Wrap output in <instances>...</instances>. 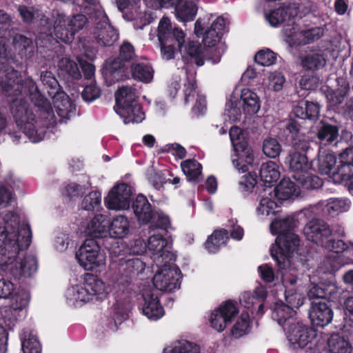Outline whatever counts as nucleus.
<instances>
[{"label": "nucleus", "instance_id": "nucleus-9", "mask_svg": "<svg viewBox=\"0 0 353 353\" xmlns=\"http://www.w3.org/2000/svg\"><path fill=\"white\" fill-rule=\"evenodd\" d=\"M117 114L127 124L140 123L145 119V114L137 101L135 90L130 86H123L115 93Z\"/></svg>", "mask_w": 353, "mask_h": 353}, {"label": "nucleus", "instance_id": "nucleus-4", "mask_svg": "<svg viewBox=\"0 0 353 353\" xmlns=\"http://www.w3.org/2000/svg\"><path fill=\"white\" fill-rule=\"evenodd\" d=\"M285 127L294 141L293 149L289 152L287 158L292 177L305 189H316L321 187V179L311 173L312 164L305 155V152L310 147L309 142L305 138L300 123L298 121L290 119Z\"/></svg>", "mask_w": 353, "mask_h": 353}, {"label": "nucleus", "instance_id": "nucleus-6", "mask_svg": "<svg viewBox=\"0 0 353 353\" xmlns=\"http://www.w3.org/2000/svg\"><path fill=\"white\" fill-rule=\"evenodd\" d=\"M113 292L115 303L130 306L136 292L132 288H67L65 296L74 307L90 301H102Z\"/></svg>", "mask_w": 353, "mask_h": 353}, {"label": "nucleus", "instance_id": "nucleus-46", "mask_svg": "<svg viewBox=\"0 0 353 353\" xmlns=\"http://www.w3.org/2000/svg\"><path fill=\"white\" fill-rule=\"evenodd\" d=\"M250 327L251 321L248 312H243L236 322L232 327L230 333L234 338L239 339L245 334H247Z\"/></svg>", "mask_w": 353, "mask_h": 353}, {"label": "nucleus", "instance_id": "nucleus-28", "mask_svg": "<svg viewBox=\"0 0 353 353\" xmlns=\"http://www.w3.org/2000/svg\"><path fill=\"white\" fill-rule=\"evenodd\" d=\"M295 314L294 310L287 304L275 303L272 312V319L287 332L290 326H293L296 323L294 319Z\"/></svg>", "mask_w": 353, "mask_h": 353}, {"label": "nucleus", "instance_id": "nucleus-64", "mask_svg": "<svg viewBox=\"0 0 353 353\" xmlns=\"http://www.w3.org/2000/svg\"><path fill=\"white\" fill-rule=\"evenodd\" d=\"M41 81L46 87L49 96L59 90V83L51 72L46 71L41 74Z\"/></svg>", "mask_w": 353, "mask_h": 353}, {"label": "nucleus", "instance_id": "nucleus-33", "mask_svg": "<svg viewBox=\"0 0 353 353\" xmlns=\"http://www.w3.org/2000/svg\"><path fill=\"white\" fill-rule=\"evenodd\" d=\"M97 52V50L95 48L86 45L83 46L82 56L77 57V60L81 66L85 78L91 81H92V79L94 75L95 68L94 65L89 61H92L95 59Z\"/></svg>", "mask_w": 353, "mask_h": 353}, {"label": "nucleus", "instance_id": "nucleus-25", "mask_svg": "<svg viewBox=\"0 0 353 353\" xmlns=\"http://www.w3.org/2000/svg\"><path fill=\"white\" fill-rule=\"evenodd\" d=\"M183 92L185 103L193 101L196 96V103L192 108V111L197 115L203 114L206 108L205 98L204 96L199 94L196 91L194 72L187 74V78L184 83Z\"/></svg>", "mask_w": 353, "mask_h": 353}, {"label": "nucleus", "instance_id": "nucleus-39", "mask_svg": "<svg viewBox=\"0 0 353 353\" xmlns=\"http://www.w3.org/2000/svg\"><path fill=\"white\" fill-rule=\"evenodd\" d=\"M319 105L314 102L301 101L294 108L295 116L301 119L314 120L319 117Z\"/></svg>", "mask_w": 353, "mask_h": 353}, {"label": "nucleus", "instance_id": "nucleus-52", "mask_svg": "<svg viewBox=\"0 0 353 353\" xmlns=\"http://www.w3.org/2000/svg\"><path fill=\"white\" fill-rule=\"evenodd\" d=\"M224 116L231 121L241 120L242 111L239 105L237 97L232 96L226 103Z\"/></svg>", "mask_w": 353, "mask_h": 353}, {"label": "nucleus", "instance_id": "nucleus-42", "mask_svg": "<svg viewBox=\"0 0 353 353\" xmlns=\"http://www.w3.org/2000/svg\"><path fill=\"white\" fill-rule=\"evenodd\" d=\"M260 177L265 183L270 185L280 177L279 165L274 161H268L261 165Z\"/></svg>", "mask_w": 353, "mask_h": 353}, {"label": "nucleus", "instance_id": "nucleus-17", "mask_svg": "<svg viewBox=\"0 0 353 353\" xmlns=\"http://www.w3.org/2000/svg\"><path fill=\"white\" fill-rule=\"evenodd\" d=\"M239 313L235 304L228 300L220 305L218 309L211 312L210 326L219 332H223L228 324L232 323Z\"/></svg>", "mask_w": 353, "mask_h": 353}, {"label": "nucleus", "instance_id": "nucleus-50", "mask_svg": "<svg viewBox=\"0 0 353 353\" xmlns=\"http://www.w3.org/2000/svg\"><path fill=\"white\" fill-rule=\"evenodd\" d=\"M317 136L322 145H327L337 139L339 129L335 125L324 124L319 129Z\"/></svg>", "mask_w": 353, "mask_h": 353}, {"label": "nucleus", "instance_id": "nucleus-24", "mask_svg": "<svg viewBox=\"0 0 353 353\" xmlns=\"http://www.w3.org/2000/svg\"><path fill=\"white\" fill-rule=\"evenodd\" d=\"M312 325L323 327L330 324L334 316V312L327 303L312 301L308 312Z\"/></svg>", "mask_w": 353, "mask_h": 353}, {"label": "nucleus", "instance_id": "nucleus-8", "mask_svg": "<svg viewBox=\"0 0 353 353\" xmlns=\"http://www.w3.org/2000/svg\"><path fill=\"white\" fill-rule=\"evenodd\" d=\"M129 249L123 243L117 242L110 249L112 266H118L120 283H129L145 270V264L139 258L128 256Z\"/></svg>", "mask_w": 353, "mask_h": 353}, {"label": "nucleus", "instance_id": "nucleus-29", "mask_svg": "<svg viewBox=\"0 0 353 353\" xmlns=\"http://www.w3.org/2000/svg\"><path fill=\"white\" fill-rule=\"evenodd\" d=\"M50 97L52 99L53 107L57 114L60 117V121L70 119L75 108L69 97L64 92L59 90Z\"/></svg>", "mask_w": 353, "mask_h": 353}, {"label": "nucleus", "instance_id": "nucleus-20", "mask_svg": "<svg viewBox=\"0 0 353 353\" xmlns=\"http://www.w3.org/2000/svg\"><path fill=\"white\" fill-rule=\"evenodd\" d=\"M96 27L93 31V37L97 43L101 46H111L119 39V34L109 23L106 14L103 17L94 18Z\"/></svg>", "mask_w": 353, "mask_h": 353}, {"label": "nucleus", "instance_id": "nucleus-43", "mask_svg": "<svg viewBox=\"0 0 353 353\" xmlns=\"http://www.w3.org/2000/svg\"><path fill=\"white\" fill-rule=\"evenodd\" d=\"M42 17L41 20V24L43 26V30L39 33V35L36 39V44L38 48H49L50 45L57 41L54 39L52 35V27L48 19H43Z\"/></svg>", "mask_w": 353, "mask_h": 353}, {"label": "nucleus", "instance_id": "nucleus-11", "mask_svg": "<svg viewBox=\"0 0 353 353\" xmlns=\"http://www.w3.org/2000/svg\"><path fill=\"white\" fill-rule=\"evenodd\" d=\"M338 288H310L307 296L301 292L299 288H285V299L286 304L292 309L299 308L306 301L307 298L312 299L326 300L328 302L336 303L339 301Z\"/></svg>", "mask_w": 353, "mask_h": 353}, {"label": "nucleus", "instance_id": "nucleus-47", "mask_svg": "<svg viewBox=\"0 0 353 353\" xmlns=\"http://www.w3.org/2000/svg\"><path fill=\"white\" fill-rule=\"evenodd\" d=\"M317 162L319 172L321 174L330 176L332 170L336 163V159L333 154L320 150Z\"/></svg>", "mask_w": 353, "mask_h": 353}, {"label": "nucleus", "instance_id": "nucleus-56", "mask_svg": "<svg viewBox=\"0 0 353 353\" xmlns=\"http://www.w3.org/2000/svg\"><path fill=\"white\" fill-rule=\"evenodd\" d=\"M283 33L286 37L287 42L290 45H299V35L302 33V30L293 21L285 25L283 28Z\"/></svg>", "mask_w": 353, "mask_h": 353}, {"label": "nucleus", "instance_id": "nucleus-59", "mask_svg": "<svg viewBox=\"0 0 353 353\" xmlns=\"http://www.w3.org/2000/svg\"><path fill=\"white\" fill-rule=\"evenodd\" d=\"M167 353H200L199 345L188 341H176Z\"/></svg>", "mask_w": 353, "mask_h": 353}, {"label": "nucleus", "instance_id": "nucleus-35", "mask_svg": "<svg viewBox=\"0 0 353 353\" xmlns=\"http://www.w3.org/2000/svg\"><path fill=\"white\" fill-rule=\"evenodd\" d=\"M241 100L243 113L245 116H252L256 114L261 108L260 100L257 94L248 88L241 91Z\"/></svg>", "mask_w": 353, "mask_h": 353}, {"label": "nucleus", "instance_id": "nucleus-61", "mask_svg": "<svg viewBox=\"0 0 353 353\" xmlns=\"http://www.w3.org/2000/svg\"><path fill=\"white\" fill-rule=\"evenodd\" d=\"M263 151L267 157L275 158L280 154L281 146L276 139L268 137L263 141Z\"/></svg>", "mask_w": 353, "mask_h": 353}, {"label": "nucleus", "instance_id": "nucleus-16", "mask_svg": "<svg viewBox=\"0 0 353 353\" xmlns=\"http://www.w3.org/2000/svg\"><path fill=\"white\" fill-rule=\"evenodd\" d=\"M132 189L126 183L115 185L104 199V204L112 210H124L130 208L131 203Z\"/></svg>", "mask_w": 353, "mask_h": 353}, {"label": "nucleus", "instance_id": "nucleus-41", "mask_svg": "<svg viewBox=\"0 0 353 353\" xmlns=\"http://www.w3.org/2000/svg\"><path fill=\"white\" fill-rule=\"evenodd\" d=\"M173 6H175V16L179 21L185 23L194 19L197 8L193 2L188 1L181 3L180 1Z\"/></svg>", "mask_w": 353, "mask_h": 353}, {"label": "nucleus", "instance_id": "nucleus-19", "mask_svg": "<svg viewBox=\"0 0 353 353\" xmlns=\"http://www.w3.org/2000/svg\"><path fill=\"white\" fill-rule=\"evenodd\" d=\"M351 207V201L347 198L332 197L320 201L311 208L312 212L316 215H330L335 216L347 212Z\"/></svg>", "mask_w": 353, "mask_h": 353}, {"label": "nucleus", "instance_id": "nucleus-1", "mask_svg": "<svg viewBox=\"0 0 353 353\" xmlns=\"http://www.w3.org/2000/svg\"><path fill=\"white\" fill-rule=\"evenodd\" d=\"M9 21L8 15L0 10V62L2 64L12 59L5 37ZM0 86L10 98L11 110L17 126L32 143L41 141L46 133L45 128L53 127L57 118L35 83L28 78L21 83L17 71L12 67L3 65L0 69Z\"/></svg>", "mask_w": 353, "mask_h": 353}, {"label": "nucleus", "instance_id": "nucleus-63", "mask_svg": "<svg viewBox=\"0 0 353 353\" xmlns=\"http://www.w3.org/2000/svg\"><path fill=\"white\" fill-rule=\"evenodd\" d=\"M323 34V29L320 27H315L311 29L302 30L299 35V45L306 44L314 41L321 38Z\"/></svg>", "mask_w": 353, "mask_h": 353}, {"label": "nucleus", "instance_id": "nucleus-57", "mask_svg": "<svg viewBox=\"0 0 353 353\" xmlns=\"http://www.w3.org/2000/svg\"><path fill=\"white\" fill-rule=\"evenodd\" d=\"M283 33L286 37L287 42L290 45H299V35L302 33V30L293 21L285 25L283 28Z\"/></svg>", "mask_w": 353, "mask_h": 353}, {"label": "nucleus", "instance_id": "nucleus-60", "mask_svg": "<svg viewBox=\"0 0 353 353\" xmlns=\"http://www.w3.org/2000/svg\"><path fill=\"white\" fill-rule=\"evenodd\" d=\"M327 257L323 261V265L321 267L324 272L333 273L341 268L345 263L343 258L337 254H332Z\"/></svg>", "mask_w": 353, "mask_h": 353}, {"label": "nucleus", "instance_id": "nucleus-15", "mask_svg": "<svg viewBox=\"0 0 353 353\" xmlns=\"http://www.w3.org/2000/svg\"><path fill=\"white\" fill-rule=\"evenodd\" d=\"M227 24L228 21L225 18L219 17L203 32L204 23L203 19L199 18L194 24V33L197 37L203 36V41L205 46L212 47L220 41Z\"/></svg>", "mask_w": 353, "mask_h": 353}, {"label": "nucleus", "instance_id": "nucleus-37", "mask_svg": "<svg viewBox=\"0 0 353 353\" xmlns=\"http://www.w3.org/2000/svg\"><path fill=\"white\" fill-rule=\"evenodd\" d=\"M132 77L143 83H150L153 79L154 70L146 61L134 62L131 66Z\"/></svg>", "mask_w": 353, "mask_h": 353}, {"label": "nucleus", "instance_id": "nucleus-31", "mask_svg": "<svg viewBox=\"0 0 353 353\" xmlns=\"http://www.w3.org/2000/svg\"><path fill=\"white\" fill-rule=\"evenodd\" d=\"M272 191L278 201L294 199L299 194V189L288 178H283Z\"/></svg>", "mask_w": 353, "mask_h": 353}, {"label": "nucleus", "instance_id": "nucleus-48", "mask_svg": "<svg viewBox=\"0 0 353 353\" xmlns=\"http://www.w3.org/2000/svg\"><path fill=\"white\" fill-rule=\"evenodd\" d=\"M228 239V232L225 230H216L208 237L205 243V248L209 252L215 253L225 244Z\"/></svg>", "mask_w": 353, "mask_h": 353}, {"label": "nucleus", "instance_id": "nucleus-13", "mask_svg": "<svg viewBox=\"0 0 353 353\" xmlns=\"http://www.w3.org/2000/svg\"><path fill=\"white\" fill-rule=\"evenodd\" d=\"M173 288H143L140 296L143 303L139 308L149 319L157 321L164 315V309L160 303V299L165 293L172 292Z\"/></svg>", "mask_w": 353, "mask_h": 353}, {"label": "nucleus", "instance_id": "nucleus-10", "mask_svg": "<svg viewBox=\"0 0 353 353\" xmlns=\"http://www.w3.org/2000/svg\"><path fill=\"white\" fill-rule=\"evenodd\" d=\"M234 150L232 164L239 171L245 172L254 162L253 151L248 143V134L239 127H231L229 132Z\"/></svg>", "mask_w": 353, "mask_h": 353}, {"label": "nucleus", "instance_id": "nucleus-21", "mask_svg": "<svg viewBox=\"0 0 353 353\" xmlns=\"http://www.w3.org/2000/svg\"><path fill=\"white\" fill-rule=\"evenodd\" d=\"M157 36L160 45L170 43H176L177 46H181L185 41V34L182 30L176 27L173 28L170 19L163 17L159 23Z\"/></svg>", "mask_w": 353, "mask_h": 353}, {"label": "nucleus", "instance_id": "nucleus-18", "mask_svg": "<svg viewBox=\"0 0 353 353\" xmlns=\"http://www.w3.org/2000/svg\"><path fill=\"white\" fill-rule=\"evenodd\" d=\"M288 338L294 349L307 347L316 338V330L313 327L296 322L287 329Z\"/></svg>", "mask_w": 353, "mask_h": 353}, {"label": "nucleus", "instance_id": "nucleus-38", "mask_svg": "<svg viewBox=\"0 0 353 353\" xmlns=\"http://www.w3.org/2000/svg\"><path fill=\"white\" fill-rule=\"evenodd\" d=\"M130 223L123 215H117L108 223V234L113 238H122L129 232Z\"/></svg>", "mask_w": 353, "mask_h": 353}, {"label": "nucleus", "instance_id": "nucleus-5", "mask_svg": "<svg viewBox=\"0 0 353 353\" xmlns=\"http://www.w3.org/2000/svg\"><path fill=\"white\" fill-rule=\"evenodd\" d=\"M147 248L159 268L153 277L154 287H179L181 272L173 265L176 256L168 246L167 240L162 235L152 234L148 239Z\"/></svg>", "mask_w": 353, "mask_h": 353}, {"label": "nucleus", "instance_id": "nucleus-53", "mask_svg": "<svg viewBox=\"0 0 353 353\" xmlns=\"http://www.w3.org/2000/svg\"><path fill=\"white\" fill-rule=\"evenodd\" d=\"M12 43L14 50L21 56H27L33 51L32 41L23 35H16Z\"/></svg>", "mask_w": 353, "mask_h": 353}, {"label": "nucleus", "instance_id": "nucleus-34", "mask_svg": "<svg viewBox=\"0 0 353 353\" xmlns=\"http://www.w3.org/2000/svg\"><path fill=\"white\" fill-rule=\"evenodd\" d=\"M132 208L139 222L147 223L152 220L154 211L145 196L138 195L132 205Z\"/></svg>", "mask_w": 353, "mask_h": 353}, {"label": "nucleus", "instance_id": "nucleus-2", "mask_svg": "<svg viewBox=\"0 0 353 353\" xmlns=\"http://www.w3.org/2000/svg\"><path fill=\"white\" fill-rule=\"evenodd\" d=\"M32 239L30 225L20 224L19 217L14 212L3 216V225H0V266L10 272L14 281L30 276L37 270L34 256L21 257L19 251L28 248Z\"/></svg>", "mask_w": 353, "mask_h": 353}, {"label": "nucleus", "instance_id": "nucleus-7", "mask_svg": "<svg viewBox=\"0 0 353 353\" xmlns=\"http://www.w3.org/2000/svg\"><path fill=\"white\" fill-rule=\"evenodd\" d=\"M303 234L308 241L326 250L353 255V241L345 242L341 239H331V228L322 220L309 221L303 229Z\"/></svg>", "mask_w": 353, "mask_h": 353}, {"label": "nucleus", "instance_id": "nucleus-55", "mask_svg": "<svg viewBox=\"0 0 353 353\" xmlns=\"http://www.w3.org/2000/svg\"><path fill=\"white\" fill-rule=\"evenodd\" d=\"M101 194L99 192L94 191L87 195L83 200L81 208L83 210L99 211L101 206Z\"/></svg>", "mask_w": 353, "mask_h": 353}, {"label": "nucleus", "instance_id": "nucleus-45", "mask_svg": "<svg viewBox=\"0 0 353 353\" xmlns=\"http://www.w3.org/2000/svg\"><path fill=\"white\" fill-rule=\"evenodd\" d=\"M327 345L330 353H346L352 350L350 342L339 334H332L327 341Z\"/></svg>", "mask_w": 353, "mask_h": 353}, {"label": "nucleus", "instance_id": "nucleus-12", "mask_svg": "<svg viewBox=\"0 0 353 353\" xmlns=\"http://www.w3.org/2000/svg\"><path fill=\"white\" fill-rule=\"evenodd\" d=\"M79 265L85 270H97L105 265V254L93 239L85 240L76 253Z\"/></svg>", "mask_w": 353, "mask_h": 353}, {"label": "nucleus", "instance_id": "nucleus-27", "mask_svg": "<svg viewBox=\"0 0 353 353\" xmlns=\"http://www.w3.org/2000/svg\"><path fill=\"white\" fill-rule=\"evenodd\" d=\"M24 288H0V299L8 301L9 305L14 309L22 310L28 303V294Z\"/></svg>", "mask_w": 353, "mask_h": 353}, {"label": "nucleus", "instance_id": "nucleus-49", "mask_svg": "<svg viewBox=\"0 0 353 353\" xmlns=\"http://www.w3.org/2000/svg\"><path fill=\"white\" fill-rule=\"evenodd\" d=\"M302 65L307 70H318L323 68L326 60L321 52H313L305 56L301 61Z\"/></svg>", "mask_w": 353, "mask_h": 353}, {"label": "nucleus", "instance_id": "nucleus-58", "mask_svg": "<svg viewBox=\"0 0 353 353\" xmlns=\"http://www.w3.org/2000/svg\"><path fill=\"white\" fill-rule=\"evenodd\" d=\"M59 70L73 79H79L81 73L77 64L69 58H62L58 63Z\"/></svg>", "mask_w": 353, "mask_h": 353}, {"label": "nucleus", "instance_id": "nucleus-44", "mask_svg": "<svg viewBox=\"0 0 353 353\" xmlns=\"http://www.w3.org/2000/svg\"><path fill=\"white\" fill-rule=\"evenodd\" d=\"M181 166L188 181L198 182L202 178V166L196 160L189 159L183 161Z\"/></svg>", "mask_w": 353, "mask_h": 353}, {"label": "nucleus", "instance_id": "nucleus-3", "mask_svg": "<svg viewBox=\"0 0 353 353\" xmlns=\"http://www.w3.org/2000/svg\"><path fill=\"white\" fill-rule=\"evenodd\" d=\"M296 225L294 215L276 219L270 225L271 232L277 235L270 253L281 274L283 285H294L296 281L292 265V256L299 245V237L294 233Z\"/></svg>", "mask_w": 353, "mask_h": 353}, {"label": "nucleus", "instance_id": "nucleus-40", "mask_svg": "<svg viewBox=\"0 0 353 353\" xmlns=\"http://www.w3.org/2000/svg\"><path fill=\"white\" fill-rule=\"evenodd\" d=\"M23 353H41V347L37 336L32 331L24 329L20 336Z\"/></svg>", "mask_w": 353, "mask_h": 353}, {"label": "nucleus", "instance_id": "nucleus-51", "mask_svg": "<svg viewBox=\"0 0 353 353\" xmlns=\"http://www.w3.org/2000/svg\"><path fill=\"white\" fill-rule=\"evenodd\" d=\"M352 177H353V165L347 163H341L336 172H334L330 176L335 183L349 182Z\"/></svg>", "mask_w": 353, "mask_h": 353}, {"label": "nucleus", "instance_id": "nucleus-23", "mask_svg": "<svg viewBox=\"0 0 353 353\" xmlns=\"http://www.w3.org/2000/svg\"><path fill=\"white\" fill-rule=\"evenodd\" d=\"M267 297L266 288H255L253 292H245L240 298V302L252 314L261 316L265 312V301Z\"/></svg>", "mask_w": 353, "mask_h": 353}, {"label": "nucleus", "instance_id": "nucleus-14", "mask_svg": "<svg viewBox=\"0 0 353 353\" xmlns=\"http://www.w3.org/2000/svg\"><path fill=\"white\" fill-rule=\"evenodd\" d=\"M86 21L84 14L74 15L71 19L63 14H57L53 26L54 35L57 39L65 43H71L75 32L81 29Z\"/></svg>", "mask_w": 353, "mask_h": 353}, {"label": "nucleus", "instance_id": "nucleus-36", "mask_svg": "<svg viewBox=\"0 0 353 353\" xmlns=\"http://www.w3.org/2000/svg\"><path fill=\"white\" fill-rule=\"evenodd\" d=\"M274 199H276L273 195L272 188L265 189L261 195L259 205L256 208L258 216L263 217L274 214L278 208V203Z\"/></svg>", "mask_w": 353, "mask_h": 353}, {"label": "nucleus", "instance_id": "nucleus-62", "mask_svg": "<svg viewBox=\"0 0 353 353\" xmlns=\"http://www.w3.org/2000/svg\"><path fill=\"white\" fill-rule=\"evenodd\" d=\"M255 61L263 66H270L276 63V55L270 49H263L259 51L255 57Z\"/></svg>", "mask_w": 353, "mask_h": 353}, {"label": "nucleus", "instance_id": "nucleus-22", "mask_svg": "<svg viewBox=\"0 0 353 353\" xmlns=\"http://www.w3.org/2000/svg\"><path fill=\"white\" fill-rule=\"evenodd\" d=\"M298 7L295 4L283 3L279 8L264 12L265 21L272 27H278L283 23H290L297 16Z\"/></svg>", "mask_w": 353, "mask_h": 353}, {"label": "nucleus", "instance_id": "nucleus-26", "mask_svg": "<svg viewBox=\"0 0 353 353\" xmlns=\"http://www.w3.org/2000/svg\"><path fill=\"white\" fill-rule=\"evenodd\" d=\"M103 77L108 85L123 79L125 75V64L117 59H110L106 61L102 70Z\"/></svg>", "mask_w": 353, "mask_h": 353}, {"label": "nucleus", "instance_id": "nucleus-32", "mask_svg": "<svg viewBox=\"0 0 353 353\" xmlns=\"http://www.w3.org/2000/svg\"><path fill=\"white\" fill-rule=\"evenodd\" d=\"M183 58L190 57L191 61L194 62L198 66L204 64L205 54L204 48L195 41H185L181 46H177Z\"/></svg>", "mask_w": 353, "mask_h": 353}, {"label": "nucleus", "instance_id": "nucleus-30", "mask_svg": "<svg viewBox=\"0 0 353 353\" xmlns=\"http://www.w3.org/2000/svg\"><path fill=\"white\" fill-rule=\"evenodd\" d=\"M83 227L84 228V232L88 236L94 238L106 236L108 227L107 216L103 214H97Z\"/></svg>", "mask_w": 353, "mask_h": 353}, {"label": "nucleus", "instance_id": "nucleus-54", "mask_svg": "<svg viewBox=\"0 0 353 353\" xmlns=\"http://www.w3.org/2000/svg\"><path fill=\"white\" fill-rule=\"evenodd\" d=\"M81 10L82 12L90 15L93 19L97 17H104L105 14L99 0H83Z\"/></svg>", "mask_w": 353, "mask_h": 353}]
</instances>
